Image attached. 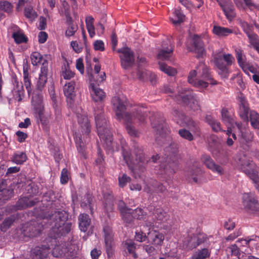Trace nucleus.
<instances>
[{"label": "nucleus", "instance_id": "obj_1", "mask_svg": "<svg viewBox=\"0 0 259 259\" xmlns=\"http://www.w3.org/2000/svg\"><path fill=\"white\" fill-rule=\"evenodd\" d=\"M148 116L147 109L141 106H135L130 111L126 113L123 120L126 124V129L128 134L132 136H138V132L132 124L136 121L140 124H145Z\"/></svg>", "mask_w": 259, "mask_h": 259}, {"label": "nucleus", "instance_id": "obj_2", "mask_svg": "<svg viewBox=\"0 0 259 259\" xmlns=\"http://www.w3.org/2000/svg\"><path fill=\"white\" fill-rule=\"evenodd\" d=\"M178 94L175 96V100L183 106L193 111L200 110L201 106L197 96L189 89L178 87Z\"/></svg>", "mask_w": 259, "mask_h": 259}, {"label": "nucleus", "instance_id": "obj_3", "mask_svg": "<svg viewBox=\"0 0 259 259\" xmlns=\"http://www.w3.org/2000/svg\"><path fill=\"white\" fill-rule=\"evenodd\" d=\"M235 161L241 170L254 182H257L258 177V168L251 160L248 159L245 155L240 154L235 158Z\"/></svg>", "mask_w": 259, "mask_h": 259}, {"label": "nucleus", "instance_id": "obj_4", "mask_svg": "<svg viewBox=\"0 0 259 259\" xmlns=\"http://www.w3.org/2000/svg\"><path fill=\"white\" fill-rule=\"evenodd\" d=\"M95 121L99 136L104 138L106 136H109V139L107 140V145L110 147L112 140L110 137L109 128L104 116L102 106L98 107L95 110Z\"/></svg>", "mask_w": 259, "mask_h": 259}, {"label": "nucleus", "instance_id": "obj_5", "mask_svg": "<svg viewBox=\"0 0 259 259\" xmlns=\"http://www.w3.org/2000/svg\"><path fill=\"white\" fill-rule=\"evenodd\" d=\"M151 120V126L155 133V141L158 144H161L169 133L167 125L164 119L160 117H155Z\"/></svg>", "mask_w": 259, "mask_h": 259}, {"label": "nucleus", "instance_id": "obj_6", "mask_svg": "<svg viewBox=\"0 0 259 259\" xmlns=\"http://www.w3.org/2000/svg\"><path fill=\"white\" fill-rule=\"evenodd\" d=\"M234 60L233 56L230 54L221 53L217 54L214 56V63L218 68L221 71L220 73L224 77L228 75V66L232 65Z\"/></svg>", "mask_w": 259, "mask_h": 259}, {"label": "nucleus", "instance_id": "obj_7", "mask_svg": "<svg viewBox=\"0 0 259 259\" xmlns=\"http://www.w3.org/2000/svg\"><path fill=\"white\" fill-rule=\"evenodd\" d=\"M117 51L120 54L119 58L121 67L124 69L131 68L135 62L134 52L128 47L122 48Z\"/></svg>", "mask_w": 259, "mask_h": 259}, {"label": "nucleus", "instance_id": "obj_8", "mask_svg": "<svg viewBox=\"0 0 259 259\" xmlns=\"http://www.w3.org/2000/svg\"><path fill=\"white\" fill-rule=\"evenodd\" d=\"M242 199L244 208L247 211L254 213L259 211V203L254 194L244 193Z\"/></svg>", "mask_w": 259, "mask_h": 259}, {"label": "nucleus", "instance_id": "obj_9", "mask_svg": "<svg viewBox=\"0 0 259 259\" xmlns=\"http://www.w3.org/2000/svg\"><path fill=\"white\" fill-rule=\"evenodd\" d=\"M42 225L36 221H31L25 224L22 228V233L24 236L34 237L41 231Z\"/></svg>", "mask_w": 259, "mask_h": 259}, {"label": "nucleus", "instance_id": "obj_10", "mask_svg": "<svg viewBox=\"0 0 259 259\" xmlns=\"http://www.w3.org/2000/svg\"><path fill=\"white\" fill-rule=\"evenodd\" d=\"M250 110L249 104L245 97L242 94L239 97V109L238 114L240 118L244 121L248 122L249 121L248 114H250Z\"/></svg>", "mask_w": 259, "mask_h": 259}, {"label": "nucleus", "instance_id": "obj_11", "mask_svg": "<svg viewBox=\"0 0 259 259\" xmlns=\"http://www.w3.org/2000/svg\"><path fill=\"white\" fill-rule=\"evenodd\" d=\"M198 78L202 79L212 85L217 84L218 83L212 78L207 66L203 63H200L196 67Z\"/></svg>", "mask_w": 259, "mask_h": 259}, {"label": "nucleus", "instance_id": "obj_12", "mask_svg": "<svg viewBox=\"0 0 259 259\" xmlns=\"http://www.w3.org/2000/svg\"><path fill=\"white\" fill-rule=\"evenodd\" d=\"M75 85V81L72 80L66 83L64 86L63 91L64 95L67 98L68 104L70 107H72V105H73V100L75 97V93L74 91Z\"/></svg>", "mask_w": 259, "mask_h": 259}, {"label": "nucleus", "instance_id": "obj_13", "mask_svg": "<svg viewBox=\"0 0 259 259\" xmlns=\"http://www.w3.org/2000/svg\"><path fill=\"white\" fill-rule=\"evenodd\" d=\"M190 51L197 54V57H202L205 54V50L201 39L197 35H194L192 39V49Z\"/></svg>", "mask_w": 259, "mask_h": 259}, {"label": "nucleus", "instance_id": "obj_14", "mask_svg": "<svg viewBox=\"0 0 259 259\" xmlns=\"http://www.w3.org/2000/svg\"><path fill=\"white\" fill-rule=\"evenodd\" d=\"M238 127L240 130L239 135V141L241 146L245 150L249 149L248 145L253 139L252 134L246 130L241 129V125L238 124Z\"/></svg>", "mask_w": 259, "mask_h": 259}, {"label": "nucleus", "instance_id": "obj_15", "mask_svg": "<svg viewBox=\"0 0 259 259\" xmlns=\"http://www.w3.org/2000/svg\"><path fill=\"white\" fill-rule=\"evenodd\" d=\"M72 224L69 222L65 223L63 224L58 225H54L52 227V232L54 233L52 237L56 238L60 236L68 233L71 229Z\"/></svg>", "mask_w": 259, "mask_h": 259}, {"label": "nucleus", "instance_id": "obj_16", "mask_svg": "<svg viewBox=\"0 0 259 259\" xmlns=\"http://www.w3.org/2000/svg\"><path fill=\"white\" fill-rule=\"evenodd\" d=\"M201 160L206 167L212 171L217 172L220 175L224 174V170L223 168L221 166L216 164L210 156L205 154L203 155L201 157Z\"/></svg>", "mask_w": 259, "mask_h": 259}, {"label": "nucleus", "instance_id": "obj_17", "mask_svg": "<svg viewBox=\"0 0 259 259\" xmlns=\"http://www.w3.org/2000/svg\"><path fill=\"white\" fill-rule=\"evenodd\" d=\"M188 80L190 83L197 88H206L208 83L202 79H198L197 69L191 71L188 76Z\"/></svg>", "mask_w": 259, "mask_h": 259}, {"label": "nucleus", "instance_id": "obj_18", "mask_svg": "<svg viewBox=\"0 0 259 259\" xmlns=\"http://www.w3.org/2000/svg\"><path fill=\"white\" fill-rule=\"evenodd\" d=\"M48 62L47 60H44L40 68V73L37 81L38 89L41 90L45 87L47 81V74L48 71Z\"/></svg>", "mask_w": 259, "mask_h": 259}, {"label": "nucleus", "instance_id": "obj_19", "mask_svg": "<svg viewBox=\"0 0 259 259\" xmlns=\"http://www.w3.org/2000/svg\"><path fill=\"white\" fill-rule=\"evenodd\" d=\"M104 233L105 243L106 247V252L108 256L112 253V239L113 234L111 228L109 226H105L103 228Z\"/></svg>", "mask_w": 259, "mask_h": 259}, {"label": "nucleus", "instance_id": "obj_20", "mask_svg": "<svg viewBox=\"0 0 259 259\" xmlns=\"http://www.w3.org/2000/svg\"><path fill=\"white\" fill-rule=\"evenodd\" d=\"M219 5L228 19L232 20L236 16L234 7L231 1L227 0L223 2H219Z\"/></svg>", "mask_w": 259, "mask_h": 259}, {"label": "nucleus", "instance_id": "obj_21", "mask_svg": "<svg viewBox=\"0 0 259 259\" xmlns=\"http://www.w3.org/2000/svg\"><path fill=\"white\" fill-rule=\"evenodd\" d=\"M50 247L45 245L35 247L32 250V256L33 259H42L47 257L49 253Z\"/></svg>", "mask_w": 259, "mask_h": 259}, {"label": "nucleus", "instance_id": "obj_22", "mask_svg": "<svg viewBox=\"0 0 259 259\" xmlns=\"http://www.w3.org/2000/svg\"><path fill=\"white\" fill-rule=\"evenodd\" d=\"M138 78L143 81L149 80L152 84H155L156 82V75L150 71L144 69L138 68L137 71Z\"/></svg>", "mask_w": 259, "mask_h": 259}, {"label": "nucleus", "instance_id": "obj_23", "mask_svg": "<svg viewBox=\"0 0 259 259\" xmlns=\"http://www.w3.org/2000/svg\"><path fill=\"white\" fill-rule=\"evenodd\" d=\"M38 202L36 199H32L27 197L20 198L16 204V209H23L34 206Z\"/></svg>", "mask_w": 259, "mask_h": 259}, {"label": "nucleus", "instance_id": "obj_24", "mask_svg": "<svg viewBox=\"0 0 259 259\" xmlns=\"http://www.w3.org/2000/svg\"><path fill=\"white\" fill-rule=\"evenodd\" d=\"M112 102L114 106L117 109V111L116 112V116L120 120L121 119H123L124 120V115L126 113L124 112L125 109V105L117 97H115L112 99Z\"/></svg>", "mask_w": 259, "mask_h": 259}, {"label": "nucleus", "instance_id": "obj_25", "mask_svg": "<svg viewBox=\"0 0 259 259\" xmlns=\"http://www.w3.org/2000/svg\"><path fill=\"white\" fill-rule=\"evenodd\" d=\"M148 237L152 244L156 246H161L164 239L163 234L156 231H151L148 233Z\"/></svg>", "mask_w": 259, "mask_h": 259}, {"label": "nucleus", "instance_id": "obj_26", "mask_svg": "<svg viewBox=\"0 0 259 259\" xmlns=\"http://www.w3.org/2000/svg\"><path fill=\"white\" fill-rule=\"evenodd\" d=\"M91 87L92 89L91 95L93 100L96 102L103 101L106 97L105 92L93 83L91 84Z\"/></svg>", "mask_w": 259, "mask_h": 259}, {"label": "nucleus", "instance_id": "obj_27", "mask_svg": "<svg viewBox=\"0 0 259 259\" xmlns=\"http://www.w3.org/2000/svg\"><path fill=\"white\" fill-rule=\"evenodd\" d=\"M68 218V214L64 211H56L49 215V219L54 221V225L63 224Z\"/></svg>", "mask_w": 259, "mask_h": 259}, {"label": "nucleus", "instance_id": "obj_28", "mask_svg": "<svg viewBox=\"0 0 259 259\" xmlns=\"http://www.w3.org/2000/svg\"><path fill=\"white\" fill-rule=\"evenodd\" d=\"M132 153L135 156V159L136 161L144 163L145 162H147L145 157L143 150L138 143H134L132 147Z\"/></svg>", "mask_w": 259, "mask_h": 259}, {"label": "nucleus", "instance_id": "obj_29", "mask_svg": "<svg viewBox=\"0 0 259 259\" xmlns=\"http://www.w3.org/2000/svg\"><path fill=\"white\" fill-rule=\"evenodd\" d=\"M78 220L80 230L83 232H85L91 224V220L89 215L86 213L80 214Z\"/></svg>", "mask_w": 259, "mask_h": 259}, {"label": "nucleus", "instance_id": "obj_30", "mask_svg": "<svg viewBox=\"0 0 259 259\" xmlns=\"http://www.w3.org/2000/svg\"><path fill=\"white\" fill-rule=\"evenodd\" d=\"M50 95L52 101V105L55 110V113L56 116V118H60L61 115V109L59 104L57 102L55 91L53 87L49 90Z\"/></svg>", "mask_w": 259, "mask_h": 259}, {"label": "nucleus", "instance_id": "obj_31", "mask_svg": "<svg viewBox=\"0 0 259 259\" xmlns=\"http://www.w3.org/2000/svg\"><path fill=\"white\" fill-rule=\"evenodd\" d=\"M78 121L80 125L82 133L88 135L90 132V125L88 117L85 115H77Z\"/></svg>", "mask_w": 259, "mask_h": 259}, {"label": "nucleus", "instance_id": "obj_32", "mask_svg": "<svg viewBox=\"0 0 259 259\" xmlns=\"http://www.w3.org/2000/svg\"><path fill=\"white\" fill-rule=\"evenodd\" d=\"M14 88L13 90V94L16 100L18 102L22 100V97L24 95V89L22 83H19L17 80H15Z\"/></svg>", "mask_w": 259, "mask_h": 259}, {"label": "nucleus", "instance_id": "obj_33", "mask_svg": "<svg viewBox=\"0 0 259 259\" xmlns=\"http://www.w3.org/2000/svg\"><path fill=\"white\" fill-rule=\"evenodd\" d=\"M161 167H163L165 172L168 174L171 175L176 172L178 167V162L177 160L172 159L167 161L165 164H163Z\"/></svg>", "mask_w": 259, "mask_h": 259}, {"label": "nucleus", "instance_id": "obj_34", "mask_svg": "<svg viewBox=\"0 0 259 259\" xmlns=\"http://www.w3.org/2000/svg\"><path fill=\"white\" fill-rule=\"evenodd\" d=\"M67 247L65 243H62L56 245L52 250V255L56 257H59L64 255L67 252Z\"/></svg>", "mask_w": 259, "mask_h": 259}, {"label": "nucleus", "instance_id": "obj_35", "mask_svg": "<svg viewBox=\"0 0 259 259\" xmlns=\"http://www.w3.org/2000/svg\"><path fill=\"white\" fill-rule=\"evenodd\" d=\"M122 149V155L123 159L126 164L128 165L129 168L131 169L132 172H134L135 168L132 165H131L130 162H131L130 156L131 155V152H128V149L127 146L125 145V143L121 142Z\"/></svg>", "mask_w": 259, "mask_h": 259}, {"label": "nucleus", "instance_id": "obj_36", "mask_svg": "<svg viewBox=\"0 0 259 259\" xmlns=\"http://www.w3.org/2000/svg\"><path fill=\"white\" fill-rule=\"evenodd\" d=\"M17 219V216L12 215L5 219L1 225V229L3 232H6Z\"/></svg>", "mask_w": 259, "mask_h": 259}, {"label": "nucleus", "instance_id": "obj_37", "mask_svg": "<svg viewBox=\"0 0 259 259\" xmlns=\"http://www.w3.org/2000/svg\"><path fill=\"white\" fill-rule=\"evenodd\" d=\"M124 247L128 254H131L135 259L138 257V254L135 252L136 244L134 242L131 240H126L124 243Z\"/></svg>", "mask_w": 259, "mask_h": 259}, {"label": "nucleus", "instance_id": "obj_38", "mask_svg": "<svg viewBox=\"0 0 259 259\" xmlns=\"http://www.w3.org/2000/svg\"><path fill=\"white\" fill-rule=\"evenodd\" d=\"M85 24L87 30L91 37H93L95 34V27L94 26V19L91 16H88L85 18Z\"/></svg>", "mask_w": 259, "mask_h": 259}, {"label": "nucleus", "instance_id": "obj_39", "mask_svg": "<svg viewBox=\"0 0 259 259\" xmlns=\"http://www.w3.org/2000/svg\"><path fill=\"white\" fill-rule=\"evenodd\" d=\"M206 120L213 131L218 132L222 130L220 123L211 116H206Z\"/></svg>", "mask_w": 259, "mask_h": 259}, {"label": "nucleus", "instance_id": "obj_40", "mask_svg": "<svg viewBox=\"0 0 259 259\" xmlns=\"http://www.w3.org/2000/svg\"><path fill=\"white\" fill-rule=\"evenodd\" d=\"M249 121L251 126L255 129H259V114L255 111H250Z\"/></svg>", "mask_w": 259, "mask_h": 259}, {"label": "nucleus", "instance_id": "obj_41", "mask_svg": "<svg viewBox=\"0 0 259 259\" xmlns=\"http://www.w3.org/2000/svg\"><path fill=\"white\" fill-rule=\"evenodd\" d=\"M213 32L215 34L220 36H225L229 34L232 33L233 30L228 28H225L221 26H214Z\"/></svg>", "mask_w": 259, "mask_h": 259}, {"label": "nucleus", "instance_id": "obj_42", "mask_svg": "<svg viewBox=\"0 0 259 259\" xmlns=\"http://www.w3.org/2000/svg\"><path fill=\"white\" fill-rule=\"evenodd\" d=\"M23 78H24V84L25 88L28 93L30 94L31 91V82L29 78V72L28 71V68L27 66H23Z\"/></svg>", "mask_w": 259, "mask_h": 259}, {"label": "nucleus", "instance_id": "obj_43", "mask_svg": "<svg viewBox=\"0 0 259 259\" xmlns=\"http://www.w3.org/2000/svg\"><path fill=\"white\" fill-rule=\"evenodd\" d=\"M201 237V235L196 236L195 235H193L191 236V239L188 241L187 245L191 247H196L204 241L203 238Z\"/></svg>", "mask_w": 259, "mask_h": 259}, {"label": "nucleus", "instance_id": "obj_44", "mask_svg": "<svg viewBox=\"0 0 259 259\" xmlns=\"http://www.w3.org/2000/svg\"><path fill=\"white\" fill-rule=\"evenodd\" d=\"M62 69L61 75L64 79L69 80L74 77V73L70 69L68 64L65 65Z\"/></svg>", "mask_w": 259, "mask_h": 259}, {"label": "nucleus", "instance_id": "obj_45", "mask_svg": "<svg viewBox=\"0 0 259 259\" xmlns=\"http://www.w3.org/2000/svg\"><path fill=\"white\" fill-rule=\"evenodd\" d=\"M210 252L207 248H203L197 251L193 255V259H205L209 257Z\"/></svg>", "mask_w": 259, "mask_h": 259}, {"label": "nucleus", "instance_id": "obj_46", "mask_svg": "<svg viewBox=\"0 0 259 259\" xmlns=\"http://www.w3.org/2000/svg\"><path fill=\"white\" fill-rule=\"evenodd\" d=\"M27 156L24 152H18L14 154L12 161L17 164H21L26 161Z\"/></svg>", "mask_w": 259, "mask_h": 259}, {"label": "nucleus", "instance_id": "obj_47", "mask_svg": "<svg viewBox=\"0 0 259 259\" xmlns=\"http://www.w3.org/2000/svg\"><path fill=\"white\" fill-rule=\"evenodd\" d=\"M12 36L15 42L17 44L26 42L27 41V38L24 35L21 30H18L17 32H14Z\"/></svg>", "mask_w": 259, "mask_h": 259}, {"label": "nucleus", "instance_id": "obj_48", "mask_svg": "<svg viewBox=\"0 0 259 259\" xmlns=\"http://www.w3.org/2000/svg\"><path fill=\"white\" fill-rule=\"evenodd\" d=\"M173 49L172 48L167 49H161L157 55V58L159 59L167 60L172 55Z\"/></svg>", "mask_w": 259, "mask_h": 259}, {"label": "nucleus", "instance_id": "obj_49", "mask_svg": "<svg viewBox=\"0 0 259 259\" xmlns=\"http://www.w3.org/2000/svg\"><path fill=\"white\" fill-rule=\"evenodd\" d=\"M159 65L160 70L169 76H174L177 73V71L175 69L168 66L163 63H159Z\"/></svg>", "mask_w": 259, "mask_h": 259}, {"label": "nucleus", "instance_id": "obj_50", "mask_svg": "<svg viewBox=\"0 0 259 259\" xmlns=\"http://www.w3.org/2000/svg\"><path fill=\"white\" fill-rule=\"evenodd\" d=\"M14 195L13 189L12 188H6L0 193V199L6 201L11 198Z\"/></svg>", "mask_w": 259, "mask_h": 259}, {"label": "nucleus", "instance_id": "obj_51", "mask_svg": "<svg viewBox=\"0 0 259 259\" xmlns=\"http://www.w3.org/2000/svg\"><path fill=\"white\" fill-rule=\"evenodd\" d=\"M121 214L123 220L127 224H131L135 219L132 209L131 210L125 211Z\"/></svg>", "mask_w": 259, "mask_h": 259}, {"label": "nucleus", "instance_id": "obj_52", "mask_svg": "<svg viewBox=\"0 0 259 259\" xmlns=\"http://www.w3.org/2000/svg\"><path fill=\"white\" fill-rule=\"evenodd\" d=\"M174 15L176 17L175 19L171 18V20L173 24H180L184 21L185 15H183L180 10L176 9L174 12Z\"/></svg>", "mask_w": 259, "mask_h": 259}, {"label": "nucleus", "instance_id": "obj_53", "mask_svg": "<svg viewBox=\"0 0 259 259\" xmlns=\"http://www.w3.org/2000/svg\"><path fill=\"white\" fill-rule=\"evenodd\" d=\"M42 96L39 94L33 96L32 98V103L36 109H41L42 106Z\"/></svg>", "mask_w": 259, "mask_h": 259}, {"label": "nucleus", "instance_id": "obj_54", "mask_svg": "<svg viewBox=\"0 0 259 259\" xmlns=\"http://www.w3.org/2000/svg\"><path fill=\"white\" fill-rule=\"evenodd\" d=\"M68 22V27L66 31V35L68 36H71L74 35L75 32L77 31L78 29V27L77 25L73 24L72 22V19L71 20H67Z\"/></svg>", "mask_w": 259, "mask_h": 259}, {"label": "nucleus", "instance_id": "obj_55", "mask_svg": "<svg viewBox=\"0 0 259 259\" xmlns=\"http://www.w3.org/2000/svg\"><path fill=\"white\" fill-rule=\"evenodd\" d=\"M153 215L157 221L164 222L166 220V213L161 209H157L153 213Z\"/></svg>", "mask_w": 259, "mask_h": 259}, {"label": "nucleus", "instance_id": "obj_56", "mask_svg": "<svg viewBox=\"0 0 259 259\" xmlns=\"http://www.w3.org/2000/svg\"><path fill=\"white\" fill-rule=\"evenodd\" d=\"M12 5L8 1H0V10L8 14L13 10Z\"/></svg>", "mask_w": 259, "mask_h": 259}, {"label": "nucleus", "instance_id": "obj_57", "mask_svg": "<svg viewBox=\"0 0 259 259\" xmlns=\"http://www.w3.org/2000/svg\"><path fill=\"white\" fill-rule=\"evenodd\" d=\"M33 65H37L42 60V55L37 52H33L30 56Z\"/></svg>", "mask_w": 259, "mask_h": 259}, {"label": "nucleus", "instance_id": "obj_58", "mask_svg": "<svg viewBox=\"0 0 259 259\" xmlns=\"http://www.w3.org/2000/svg\"><path fill=\"white\" fill-rule=\"evenodd\" d=\"M249 42L254 48L259 44V38L258 36L254 33H247V34Z\"/></svg>", "mask_w": 259, "mask_h": 259}, {"label": "nucleus", "instance_id": "obj_59", "mask_svg": "<svg viewBox=\"0 0 259 259\" xmlns=\"http://www.w3.org/2000/svg\"><path fill=\"white\" fill-rule=\"evenodd\" d=\"M201 172V170L197 167H192L188 171V175L191 177L193 181L197 183L198 179L196 176L199 175Z\"/></svg>", "mask_w": 259, "mask_h": 259}, {"label": "nucleus", "instance_id": "obj_60", "mask_svg": "<svg viewBox=\"0 0 259 259\" xmlns=\"http://www.w3.org/2000/svg\"><path fill=\"white\" fill-rule=\"evenodd\" d=\"M180 136L183 139L187 140L189 141L193 140L192 134L188 130L185 129H181L178 132Z\"/></svg>", "mask_w": 259, "mask_h": 259}, {"label": "nucleus", "instance_id": "obj_61", "mask_svg": "<svg viewBox=\"0 0 259 259\" xmlns=\"http://www.w3.org/2000/svg\"><path fill=\"white\" fill-rule=\"evenodd\" d=\"M24 14L25 16L31 20H34L37 16L36 13L30 7L25 9Z\"/></svg>", "mask_w": 259, "mask_h": 259}, {"label": "nucleus", "instance_id": "obj_62", "mask_svg": "<svg viewBox=\"0 0 259 259\" xmlns=\"http://www.w3.org/2000/svg\"><path fill=\"white\" fill-rule=\"evenodd\" d=\"M75 141L78 152L83 155L85 152V145L81 139V137H76Z\"/></svg>", "mask_w": 259, "mask_h": 259}, {"label": "nucleus", "instance_id": "obj_63", "mask_svg": "<svg viewBox=\"0 0 259 259\" xmlns=\"http://www.w3.org/2000/svg\"><path fill=\"white\" fill-rule=\"evenodd\" d=\"M186 124L189 128L194 133H197L199 131V126L198 124L193 119H189L186 121Z\"/></svg>", "mask_w": 259, "mask_h": 259}, {"label": "nucleus", "instance_id": "obj_64", "mask_svg": "<svg viewBox=\"0 0 259 259\" xmlns=\"http://www.w3.org/2000/svg\"><path fill=\"white\" fill-rule=\"evenodd\" d=\"M229 249L230 250V252L232 255L236 256L238 259H240V251L238 246L234 244L229 247Z\"/></svg>", "mask_w": 259, "mask_h": 259}]
</instances>
